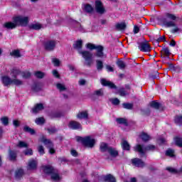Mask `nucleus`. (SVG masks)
Instances as JSON below:
<instances>
[{
	"label": "nucleus",
	"mask_w": 182,
	"mask_h": 182,
	"mask_svg": "<svg viewBox=\"0 0 182 182\" xmlns=\"http://www.w3.org/2000/svg\"><path fill=\"white\" fill-rule=\"evenodd\" d=\"M16 26H18L15 21L6 22L4 24V28H6V29H15Z\"/></svg>",
	"instance_id": "obj_18"
},
{
	"label": "nucleus",
	"mask_w": 182,
	"mask_h": 182,
	"mask_svg": "<svg viewBox=\"0 0 182 182\" xmlns=\"http://www.w3.org/2000/svg\"><path fill=\"white\" fill-rule=\"evenodd\" d=\"M82 46L83 41L82 40H78L73 44L74 49H76L78 53L81 55L85 60L84 65L90 68V66H92V65L94 63L93 53H92L90 51L82 50Z\"/></svg>",
	"instance_id": "obj_1"
},
{
	"label": "nucleus",
	"mask_w": 182,
	"mask_h": 182,
	"mask_svg": "<svg viewBox=\"0 0 182 182\" xmlns=\"http://www.w3.org/2000/svg\"><path fill=\"white\" fill-rule=\"evenodd\" d=\"M156 149L154 145H148L146 146H143L141 144H136L134 146V151L139 154L141 157H143L146 154V151H153Z\"/></svg>",
	"instance_id": "obj_5"
},
{
	"label": "nucleus",
	"mask_w": 182,
	"mask_h": 182,
	"mask_svg": "<svg viewBox=\"0 0 182 182\" xmlns=\"http://www.w3.org/2000/svg\"><path fill=\"white\" fill-rule=\"evenodd\" d=\"M17 147H19L20 149H27L28 144L23 141H20L17 144Z\"/></svg>",
	"instance_id": "obj_38"
},
{
	"label": "nucleus",
	"mask_w": 182,
	"mask_h": 182,
	"mask_svg": "<svg viewBox=\"0 0 182 182\" xmlns=\"http://www.w3.org/2000/svg\"><path fill=\"white\" fill-rule=\"evenodd\" d=\"M14 22H15L17 26H26L29 23V17L23 16H16L13 18Z\"/></svg>",
	"instance_id": "obj_8"
},
{
	"label": "nucleus",
	"mask_w": 182,
	"mask_h": 182,
	"mask_svg": "<svg viewBox=\"0 0 182 182\" xmlns=\"http://www.w3.org/2000/svg\"><path fill=\"white\" fill-rule=\"evenodd\" d=\"M83 10L87 12V14H92L93 12V7L90 4H84Z\"/></svg>",
	"instance_id": "obj_27"
},
{
	"label": "nucleus",
	"mask_w": 182,
	"mask_h": 182,
	"mask_svg": "<svg viewBox=\"0 0 182 182\" xmlns=\"http://www.w3.org/2000/svg\"><path fill=\"white\" fill-rule=\"evenodd\" d=\"M1 122L4 126H8L9 124V119L7 117H3L1 118Z\"/></svg>",
	"instance_id": "obj_41"
},
{
	"label": "nucleus",
	"mask_w": 182,
	"mask_h": 182,
	"mask_svg": "<svg viewBox=\"0 0 182 182\" xmlns=\"http://www.w3.org/2000/svg\"><path fill=\"white\" fill-rule=\"evenodd\" d=\"M162 53H163V55H164L165 56H170V55L171 54V53H170V50H169L168 48H167V47L162 48Z\"/></svg>",
	"instance_id": "obj_44"
},
{
	"label": "nucleus",
	"mask_w": 182,
	"mask_h": 182,
	"mask_svg": "<svg viewBox=\"0 0 182 182\" xmlns=\"http://www.w3.org/2000/svg\"><path fill=\"white\" fill-rule=\"evenodd\" d=\"M85 48H87L89 50H96V53L95 54V56L100 58H105V53L103 50H105V48H103L102 46L100 45H95L92 43H87L85 45Z\"/></svg>",
	"instance_id": "obj_4"
},
{
	"label": "nucleus",
	"mask_w": 182,
	"mask_h": 182,
	"mask_svg": "<svg viewBox=\"0 0 182 182\" xmlns=\"http://www.w3.org/2000/svg\"><path fill=\"white\" fill-rule=\"evenodd\" d=\"M13 124L15 127H19L21 123H19V121H18V120H14Z\"/></svg>",
	"instance_id": "obj_61"
},
{
	"label": "nucleus",
	"mask_w": 182,
	"mask_h": 182,
	"mask_svg": "<svg viewBox=\"0 0 182 182\" xmlns=\"http://www.w3.org/2000/svg\"><path fill=\"white\" fill-rule=\"evenodd\" d=\"M30 29H33L34 31H39V29H42V24L39 23H31L29 26Z\"/></svg>",
	"instance_id": "obj_24"
},
{
	"label": "nucleus",
	"mask_w": 182,
	"mask_h": 182,
	"mask_svg": "<svg viewBox=\"0 0 182 182\" xmlns=\"http://www.w3.org/2000/svg\"><path fill=\"white\" fill-rule=\"evenodd\" d=\"M165 40H166V37L164 36H162L156 40V42H158L159 43V42H164Z\"/></svg>",
	"instance_id": "obj_59"
},
{
	"label": "nucleus",
	"mask_w": 182,
	"mask_h": 182,
	"mask_svg": "<svg viewBox=\"0 0 182 182\" xmlns=\"http://www.w3.org/2000/svg\"><path fill=\"white\" fill-rule=\"evenodd\" d=\"M56 169L53 168V167H52L50 166H44V168H43V171L46 174H51V173H54V171Z\"/></svg>",
	"instance_id": "obj_23"
},
{
	"label": "nucleus",
	"mask_w": 182,
	"mask_h": 182,
	"mask_svg": "<svg viewBox=\"0 0 182 182\" xmlns=\"http://www.w3.org/2000/svg\"><path fill=\"white\" fill-rule=\"evenodd\" d=\"M24 154L26 156H32L33 154V152L32 151V149H26L24 151Z\"/></svg>",
	"instance_id": "obj_54"
},
{
	"label": "nucleus",
	"mask_w": 182,
	"mask_h": 182,
	"mask_svg": "<svg viewBox=\"0 0 182 182\" xmlns=\"http://www.w3.org/2000/svg\"><path fill=\"white\" fill-rule=\"evenodd\" d=\"M10 75L11 77H16V79H18V76H22L23 79H29L31 77L29 71H22L16 68H14L11 70Z\"/></svg>",
	"instance_id": "obj_7"
},
{
	"label": "nucleus",
	"mask_w": 182,
	"mask_h": 182,
	"mask_svg": "<svg viewBox=\"0 0 182 182\" xmlns=\"http://www.w3.org/2000/svg\"><path fill=\"white\" fill-rule=\"evenodd\" d=\"M174 141L176 144V146H178V147H182V139L180 137H176L174 139Z\"/></svg>",
	"instance_id": "obj_43"
},
{
	"label": "nucleus",
	"mask_w": 182,
	"mask_h": 182,
	"mask_svg": "<svg viewBox=\"0 0 182 182\" xmlns=\"http://www.w3.org/2000/svg\"><path fill=\"white\" fill-rule=\"evenodd\" d=\"M139 137L140 139H141V140L143 141H149V140H150V135L144 133V132H142L141 133V134L139 135Z\"/></svg>",
	"instance_id": "obj_31"
},
{
	"label": "nucleus",
	"mask_w": 182,
	"mask_h": 182,
	"mask_svg": "<svg viewBox=\"0 0 182 182\" xmlns=\"http://www.w3.org/2000/svg\"><path fill=\"white\" fill-rule=\"evenodd\" d=\"M48 132L49 134H54V133H56L58 130L56 129V128H50L48 129Z\"/></svg>",
	"instance_id": "obj_55"
},
{
	"label": "nucleus",
	"mask_w": 182,
	"mask_h": 182,
	"mask_svg": "<svg viewBox=\"0 0 182 182\" xmlns=\"http://www.w3.org/2000/svg\"><path fill=\"white\" fill-rule=\"evenodd\" d=\"M68 127L73 130L82 129V124L76 121H71L68 124Z\"/></svg>",
	"instance_id": "obj_13"
},
{
	"label": "nucleus",
	"mask_w": 182,
	"mask_h": 182,
	"mask_svg": "<svg viewBox=\"0 0 182 182\" xmlns=\"http://www.w3.org/2000/svg\"><path fill=\"white\" fill-rule=\"evenodd\" d=\"M53 75L55 77H59V73H58V70H53Z\"/></svg>",
	"instance_id": "obj_63"
},
{
	"label": "nucleus",
	"mask_w": 182,
	"mask_h": 182,
	"mask_svg": "<svg viewBox=\"0 0 182 182\" xmlns=\"http://www.w3.org/2000/svg\"><path fill=\"white\" fill-rule=\"evenodd\" d=\"M166 155L168 157H176V155L174 154V150L171 149H168V150H166Z\"/></svg>",
	"instance_id": "obj_39"
},
{
	"label": "nucleus",
	"mask_w": 182,
	"mask_h": 182,
	"mask_svg": "<svg viewBox=\"0 0 182 182\" xmlns=\"http://www.w3.org/2000/svg\"><path fill=\"white\" fill-rule=\"evenodd\" d=\"M151 107H153L154 109H159L160 107V103L156 102V101H152L151 102L149 103Z\"/></svg>",
	"instance_id": "obj_40"
},
{
	"label": "nucleus",
	"mask_w": 182,
	"mask_h": 182,
	"mask_svg": "<svg viewBox=\"0 0 182 182\" xmlns=\"http://www.w3.org/2000/svg\"><path fill=\"white\" fill-rule=\"evenodd\" d=\"M121 146L123 150H126L127 151L130 150V144H129V142L124 139H122Z\"/></svg>",
	"instance_id": "obj_22"
},
{
	"label": "nucleus",
	"mask_w": 182,
	"mask_h": 182,
	"mask_svg": "<svg viewBox=\"0 0 182 182\" xmlns=\"http://www.w3.org/2000/svg\"><path fill=\"white\" fill-rule=\"evenodd\" d=\"M101 85H102V86H107L108 87H110V89H117V87H116L114 83L107 81L106 79H101Z\"/></svg>",
	"instance_id": "obj_14"
},
{
	"label": "nucleus",
	"mask_w": 182,
	"mask_h": 182,
	"mask_svg": "<svg viewBox=\"0 0 182 182\" xmlns=\"http://www.w3.org/2000/svg\"><path fill=\"white\" fill-rule=\"evenodd\" d=\"M117 122L119 123V124H124V126H127V119L124 118H117L116 119Z\"/></svg>",
	"instance_id": "obj_34"
},
{
	"label": "nucleus",
	"mask_w": 182,
	"mask_h": 182,
	"mask_svg": "<svg viewBox=\"0 0 182 182\" xmlns=\"http://www.w3.org/2000/svg\"><path fill=\"white\" fill-rule=\"evenodd\" d=\"M74 24L75 25L74 28H76L77 30L80 31V32H83V28L82 27V25H80V23L74 21Z\"/></svg>",
	"instance_id": "obj_42"
},
{
	"label": "nucleus",
	"mask_w": 182,
	"mask_h": 182,
	"mask_svg": "<svg viewBox=\"0 0 182 182\" xmlns=\"http://www.w3.org/2000/svg\"><path fill=\"white\" fill-rule=\"evenodd\" d=\"M126 23L122 22V23H118L115 25V28L116 29H117V31H123L124 29H126Z\"/></svg>",
	"instance_id": "obj_28"
},
{
	"label": "nucleus",
	"mask_w": 182,
	"mask_h": 182,
	"mask_svg": "<svg viewBox=\"0 0 182 182\" xmlns=\"http://www.w3.org/2000/svg\"><path fill=\"white\" fill-rule=\"evenodd\" d=\"M16 178H21L23 176V169H18L15 173Z\"/></svg>",
	"instance_id": "obj_37"
},
{
	"label": "nucleus",
	"mask_w": 182,
	"mask_h": 182,
	"mask_svg": "<svg viewBox=\"0 0 182 182\" xmlns=\"http://www.w3.org/2000/svg\"><path fill=\"white\" fill-rule=\"evenodd\" d=\"M96 66H97V70H98V72H100L102 70H103V61L100 60H96Z\"/></svg>",
	"instance_id": "obj_30"
},
{
	"label": "nucleus",
	"mask_w": 182,
	"mask_h": 182,
	"mask_svg": "<svg viewBox=\"0 0 182 182\" xmlns=\"http://www.w3.org/2000/svg\"><path fill=\"white\" fill-rule=\"evenodd\" d=\"M159 144H164L166 143V139L164 138H160L159 139Z\"/></svg>",
	"instance_id": "obj_64"
},
{
	"label": "nucleus",
	"mask_w": 182,
	"mask_h": 182,
	"mask_svg": "<svg viewBox=\"0 0 182 182\" xmlns=\"http://www.w3.org/2000/svg\"><path fill=\"white\" fill-rule=\"evenodd\" d=\"M106 69L107 72H114V69L111 65H106Z\"/></svg>",
	"instance_id": "obj_60"
},
{
	"label": "nucleus",
	"mask_w": 182,
	"mask_h": 182,
	"mask_svg": "<svg viewBox=\"0 0 182 182\" xmlns=\"http://www.w3.org/2000/svg\"><path fill=\"white\" fill-rule=\"evenodd\" d=\"M1 82L4 86H11V85H14V86H22L23 85V81L22 80L14 77H11V78L8 75L1 77Z\"/></svg>",
	"instance_id": "obj_3"
},
{
	"label": "nucleus",
	"mask_w": 182,
	"mask_h": 182,
	"mask_svg": "<svg viewBox=\"0 0 182 182\" xmlns=\"http://www.w3.org/2000/svg\"><path fill=\"white\" fill-rule=\"evenodd\" d=\"M95 95H96L97 96H102L103 95V90L102 89H100L98 90H96L95 92Z\"/></svg>",
	"instance_id": "obj_56"
},
{
	"label": "nucleus",
	"mask_w": 182,
	"mask_h": 182,
	"mask_svg": "<svg viewBox=\"0 0 182 182\" xmlns=\"http://www.w3.org/2000/svg\"><path fill=\"white\" fill-rule=\"evenodd\" d=\"M56 45H58V41L55 40H48L44 43V48L48 52H52L56 49Z\"/></svg>",
	"instance_id": "obj_9"
},
{
	"label": "nucleus",
	"mask_w": 182,
	"mask_h": 182,
	"mask_svg": "<svg viewBox=\"0 0 182 182\" xmlns=\"http://www.w3.org/2000/svg\"><path fill=\"white\" fill-rule=\"evenodd\" d=\"M17 156H18V154L16 153V151L10 150L9 151V160H10V161H16Z\"/></svg>",
	"instance_id": "obj_17"
},
{
	"label": "nucleus",
	"mask_w": 182,
	"mask_h": 182,
	"mask_svg": "<svg viewBox=\"0 0 182 182\" xmlns=\"http://www.w3.org/2000/svg\"><path fill=\"white\" fill-rule=\"evenodd\" d=\"M45 73L42 72V71H36L35 73V76L36 77H38V79H43V77H45Z\"/></svg>",
	"instance_id": "obj_36"
},
{
	"label": "nucleus",
	"mask_w": 182,
	"mask_h": 182,
	"mask_svg": "<svg viewBox=\"0 0 182 182\" xmlns=\"http://www.w3.org/2000/svg\"><path fill=\"white\" fill-rule=\"evenodd\" d=\"M109 154L112 156V157H117V156H119V152L117 151V150H116V149L110 146L108 149V152Z\"/></svg>",
	"instance_id": "obj_21"
},
{
	"label": "nucleus",
	"mask_w": 182,
	"mask_h": 182,
	"mask_svg": "<svg viewBox=\"0 0 182 182\" xmlns=\"http://www.w3.org/2000/svg\"><path fill=\"white\" fill-rule=\"evenodd\" d=\"M38 153H40V154L41 156H43V154H45V149L43 148V146H39L38 147Z\"/></svg>",
	"instance_id": "obj_52"
},
{
	"label": "nucleus",
	"mask_w": 182,
	"mask_h": 182,
	"mask_svg": "<svg viewBox=\"0 0 182 182\" xmlns=\"http://www.w3.org/2000/svg\"><path fill=\"white\" fill-rule=\"evenodd\" d=\"M110 146L109 145H107V144L105 143V142H102L100 144V151H102V153H105L106 151H109V148Z\"/></svg>",
	"instance_id": "obj_25"
},
{
	"label": "nucleus",
	"mask_w": 182,
	"mask_h": 182,
	"mask_svg": "<svg viewBox=\"0 0 182 182\" xmlns=\"http://www.w3.org/2000/svg\"><path fill=\"white\" fill-rule=\"evenodd\" d=\"M35 123L36 124H43V123H45V118L43 117L36 118L35 120Z\"/></svg>",
	"instance_id": "obj_46"
},
{
	"label": "nucleus",
	"mask_w": 182,
	"mask_h": 182,
	"mask_svg": "<svg viewBox=\"0 0 182 182\" xmlns=\"http://www.w3.org/2000/svg\"><path fill=\"white\" fill-rule=\"evenodd\" d=\"M38 167V161L35 159H30L28 164V170H35Z\"/></svg>",
	"instance_id": "obj_15"
},
{
	"label": "nucleus",
	"mask_w": 182,
	"mask_h": 182,
	"mask_svg": "<svg viewBox=\"0 0 182 182\" xmlns=\"http://www.w3.org/2000/svg\"><path fill=\"white\" fill-rule=\"evenodd\" d=\"M77 141H80L83 144V146H85V147H89L90 149H92L95 146V144L96 143V141L95 139L91 138L90 136H76Z\"/></svg>",
	"instance_id": "obj_6"
},
{
	"label": "nucleus",
	"mask_w": 182,
	"mask_h": 182,
	"mask_svg": "<svg viewBox=\"0 0 182 182\" xmlns=\"http://www.w3.org/2000/svg\"><path fill=\"white\" fill-rule=\"evenodd\" d=\"M56 86L60 92H65V90H66V87L63 84L58 83Z\"/></svg>",
	"instance_id": "obj_47"
},
{
	"label": "nucleus",
	"mask_w": 182,
	"mask_h": 182,
	"mask_svg": "<svg viewBox=\"0 0 182 182\" xmlns=\"http://www.w3.org/2000/svg\"><path fill=\"white\" fill-rule=\"evenodd\" d=\"M53 63L54 64V66H59L60 61H59V60H58V58H53Z\"/></svg>",
	"instance_id": "obj_57"
},
{
	"label": "nucleus",
	"mask_w": 182,
	"mask_h": 182,
	"mask_svg": "<svg viewBox=\"0 0 182 182\" xmlns=\"http://www.w3.org/2000/svg\"><path fill=\"white\" fill-rule=\"evenodd\" d=\"M77 119H80V120H82L83 119H87L89 117V114H87V112H86V111L81 112L77 114Z\"/></svg>",
	"instance_id": "obj_20"
},
{
	"label": "nucleus",
	"mask_w": 182,
	"mask_h": 182,
	"mask_svg": "<svg viewBox=\"0 0 182 182\" xmlns=\"http://www.w3.org/2000/svg\"><path fill=\"white\" fill-rule=\"evenodd\" d=\"M117 65L119 69H124V68H126V63L122 60H118Z\"/></svg>",
	"instance_id": "obj_45"
},
{
	"label": "nucleus",
	"mask_w": 182,
	"mask_h": 182,
	"mask_svg": "<svg viewBox=\"0 0 182 182\" xmlns=\"http://www.w3.org/2000/svg\"><path fill=\"white\" fill-rule=\"evenodd\" d=\"M132 164H134V166H136V167H144V166H146L144 162L141 161V159L138 158H135L132 159Z\"/></svg>",
	"instance_id": "obj_16"
},
{
	"label": "nucleus",
	"mask_w": 182,
	"mask_h": 182,
	"mask_svg": "<svg viewBox=\"0 0 182 182\" xmlns=\"http://www.w3.org/2000/svg\"><path fill=\"white\" fill-rule=\"evenodd\" d=\"M41 110H43V104H37L36 106L31 109L32 113L36 114Z\"/></svg>",
	"instance_id": "obj_19"
},
{
	"label": "nucleus",
	"mask_w": 182,
	"mask_h": 182,
	"mask_svg": "<svg viewBox=\"0 0 182 182\" xmlns=\"http://www.w3.org/2000/svg\"><path fill=\"white\" fill-rule=\"evenodd\" d=\"M95 10L97 14H100V15H103L106 10L105 9V6H103V4L100 1H95Z\"/></svg>",
	"instance_id": "obj_12"
},
{
	"label": "nucleus",
	"mask_w": 182,
	"mask_h": 182,
	"mask_svg": "<svg viewBox=\"0 0 182 182\" xmlns=\"http://www.w3.org/2000/svg\"><path fill=\"white\" fill-rule=\"evenodd\" d=\"M122 107L124 109H128L129 110L133 109V104L132 103H123Z\"/></svg>",
	"instance_id": "obj_49"
},
{
	"label": "nucleus",
	"mask_w": 182,
	"mask_h": 182,
	"mask_svg": "<svg viewBox=\"0 0 182 182\" xmlns=\"http://www.w3.org/2000/svg\"><path fill=\"white\" fill-rule=\"evenodd\" d=\"M111 102H112V105H114V106H117V105L120 104V100L117 98H114V99L111 100Z\"/></svg>",
	"instance_id": "obj_53"
},
{
	"label": "nucleus",
	"mask_w": 182,
	"mask_h": 182,
	"mask_svg": "<svg viewBox=\"0 0 182 182\" xmlns=\"http://www.w3.org/2000/svg\"><path fill=\"white\" fill-rule=\"evenodd\" d=\"M41 141L42 143H43L45 144V146H46V147H48V149H49L50 154H55V149H53V143H52V141H50V139H47L45 137H43L41 139Z\"/></svg>",
	"instance_id": "obj_10"
},
{
	"label": "nucleus",
	"mask_w": 182,
	"mask_h": 182,
	"mask_svg": "<svg viewBox=\"0 0 182 182\" xmlns=\"http://www.w3.org/2000/svg\"><path fill=\"white\" fill-rule=\"evenodd\" d=\"M175 123H176V124L181 125L182 124V116H176L175 117Z\"/></svg>",
	"instance_id": "obj_50"
},
{
	"label": "nucleus",
	"mask_w": 182,
	"mask_h": 182,
	"mask_svg": "<svg viewBox=\"0 0 182 182\" xmlns=\"http://www.w3.org/2000/svg\"><path fill=\"white\" fill-rule=\"evenodd\" d=\"M166 18L168 19H170L171 21H167V19L164 18V26H166V28H173L171 30V33H177V32H179L180 28H178V27H177V25L174 22V21H176L177 19V16H176V15H174V14L167 13Z\"/></svg>",
	"instance_id": "obj_2"
},
{
	"label": "nucleus",
	"mask_w": 182,
	"mask_h": 182,
	"mask_svg": "<svg viewBox=\"0 0 182 182\" xmlns=\"http://www.w3.org/2000/svg\"><path fill=\"white\" fill-rule=\"evenodd\" d=\"M62 116H63V114L60 112H54L51 114V119L62 117Z\"/></svg>",
	"instance_id": "obj_48"
},
{
	"label": "nucleus",
	"mask_w": 182,
	"mask_h": 182,
	"mask_svg": "<svg viewBox=\"0 0 182 182\" xmlns=\"http://www.w3.org/2000/svg\"><path fill=\"white\" fill-rule=\"evenodd\" d=\"M138 48L141 52H150L151 50V47L147 42L138 43Z\"/></svg>",
	"instance_id": "obj_11"
},
{
	"label": "nucleus",
	"mask_w": 182,
	"mask_h": 182,
	"mask_svg": "<svg viewBox=\"0 0 182 182\" xmlns=\"http://www.w3.org/2000/svg\"><path fill=\"white\" fill-rule=\"evenodd\" d=\"M23 130L26 133H30V134H32V135L35 134V129H33L28 126H25L23 127Z\"/></svg>",
	"instance_id": "obj_35"
},
{
	"label": "nucleus",
	"mask_w": 182,
	"mask_h": 182,
	"mask_svg": "<svg viewBox=\"0 0 182 182\" xmlns=\"http://www.w3.org/2000/svg\"><path fill=\"white\" fill-rule=\"evenodd\" d=\"M10 55L14 58H21V56H22L19 50H14L11 53H10Z\"/></svg>",
	"instance_id": "obj_32"
},
{
	"label": "nucleus",
	"mask_w": 182,
	"mask_h": 182,
	"mask_svg": "<svg viewBox=\"0 0 182 182\" xmlns=\"http://www.w3.org/2000/svg\"><path fill=\"white\" fill-rule=\"evenodd\" d=\"M51 178L54 181H60V176H59V173H58V170H55L54 172L51 173Z\"/></svg>",
	"instance_id": "obj_26"
},
{
	"label": "nucleus",
	"mask_w": 182,
	"mask_h": 182,
	"mask_svg": "<svg viewBox=\"0 0 182 182\" xmlns=\"http://www.w3.org/2000/svg\"><path fill=\"white\" fill-rule=\"evenodd\" d=\"M139 31H140V28H139V26H134V33H135V34L139 33Z\"/></svg>",
	"instance_id": "obj_62"
},
{
	"label": "nucleus",
	"mask_w": 182,
	"mask_h": 182,
	"mask_svg": "<svg viewBox=\"0 0 182 182\" xmlns=\"http://www.w3.org/2000/svg\"><path fill=\"white\" fill-rule=\"evenodd\" d=\"M118 94L122 97H124V96H127L129 95L127 91L124 90V88H120L119 90H118Z\"/></svg>",
	"instance_id": "obj_33"
},
{
	"label": "nucleus",
	"mask_w": 182,
	"mask_h": 182,
	"mask_svg": "<svg viewBox=\"0 0 182 182\" xmlns=\"http://www.w3.org/2000/svg\"><path fill=\"white\" fill-rule=\"evenodd\" d=\"M150 77H151V79H157L159 77V72H155L154 74H151Z\"/></svg>",
	"instance_id": "obj_58"
},
{
	"label": "nucleus",
	"mask_w": 182,
	"mask_h": 182,
	"mask_svg": "<svg viewBox=\"0 0 182 182\" xmlns=\"http://www.w3.org/2000/svg\"><path fill=\"white\" fill-rule=\"evenodd\" d=\"M103 178L106 182H116V178L112 175H107Z\"/></svg>",
	"instance_id": "obj_29"
},
{
	"label": "nucleus",
	"mask_w": 182,
	"mask_h": 182,
	"mask_svg": "<svg viewBox=\"0 0 182 182\" xmlns=\"http://www.w3.org/2000/svg\"><path fill=\"white\" fill-rule=\"evenodd\" d=\"M166 170L169 171V173H172L173 174H177V173H178V171L173 167H167Z\"/></svg>",
	"instance_id": "obj_51"
}]
</instances>
